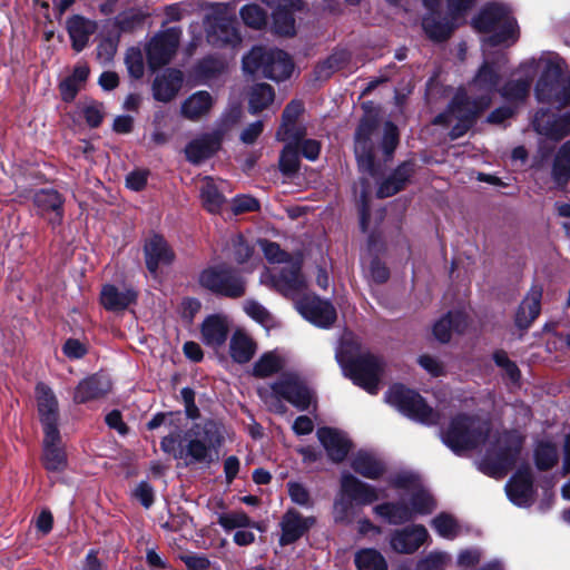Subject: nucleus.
Segmentation results:
<instances>
[{
  "label": "nucleus",
  "instance_id": "1",
  "mask_svg": "<svg viewBox=\"0 0 570 570\" xmlns=\"http://www.w3.org/2000/svg\"><path fill=\"white\" fill-rule=\"evenodd\" d=\"M499 71L485 62L470 85L471 100L464 91H459L449 109L435 118V124L452 126L451 138L463 136L473 125L475 117L489 107L499 82Z\"/></svg>",
  "mask_w": 570,
  "mask_h": 570
},
{
  "label": "nucleus",
  "instance_id": "2",
  "mask_svg": "<svg viewBox=\"0 0 570 570\" xmlns=\"http://www.w3.org/2000/svg\"><path fill=\"white\" fill-rule=\"evenodd\" d=\"M225 426L217 421L207 420L195 423L183 436L169 432L160 442L163 451L181 459L186 464L210 463L225 440Z\"/></svg>",
  "mask_w": 570,
  "mask_h": 570
},
{
  "label": "nucleus",
  "instance_id": "3",
  "mask_svg": "<svg viewBox=\"0 0 570 570\" xmlns=\"http://www.w3.org/2000/svg\"><path fill=\"white\" fill-rule=\"evenodd\" d=\"M564 67V60L556 52H543L538 60L525 61L520 67L522 77L509 81L501 90V95L508 101H522L528 92L535 70L541 75L535 87L537 99L541 102H551L558 90L560 77Z\"/></svg>",
  "mask_w": 570,
  "mask_h": 570
},
{
  "label": "nucleus",
  "instance_id": "4",
  "mask_svg": "<svg viewBox=\"0 0 570 570\" xmlns=\"http://www.w3.org/2000/svg\"><path fill=\"white\" fill-rule=\"evenodd\" d=\"M335 358L344 375L361 389L372 390L377 386L384 371V362L380 356L363 348L354 334H343L335 351Z\"/></svg>",
  "mask_w": 570,
  "mask_h": 570
},
{
  "label": "nucleus",
  "instance_id": "5",
  "mask_svg": "<svg viewBox=\"0 0 570 570\" xmlns=\"http://www.w3.org/2000/svg\"><path fill=\"white\" fill-rule=\"evenodd\" d=\"M265 257L282 266L265 268L259 277L261 284L268 286L287 298H296L307 288V282L301 273V258H292L276 243H261Z\"/></svg>",
  "mask_w": 570,
  "mask_h": 570
},
{
  "label": "nucleus",
  "instance_id": "6",
  "mask_svg": "<svg viewBox=\"0 0 570 570\" xmlns=\"http://www.w3.org/2000/svg\"><path fill=\"white\" fill-rule=\"evenodd\" d=\"M449 394H385L384 402L410 420L422 424H436L452 413Z\"/></svg>",
  "mask_w": 570,
  "mask_h": 570
},
{
  "label": "nucleus",
  "instance_id": "7",
  "mask_svg": "<svg viewBox=\"0 0 570 570\" xmlns=\"http://www.w3.org/2000/svg\"><path fill=\"white\" fill-rule=\"evenodd\" d=\"M473 27L479 32L489 36L482 39L483 47L511 45L519 38V29L510 9L501 3L487 6L473 20Z\"/></svg>",
  "mask_w": 570,
  "mask_h": 570
},
{
  "label": "nucleus",
  "instance_id": "8",
  "mask_svg": "<svg viewBox=\"0 0 570 570\" xmlns=\"http://www.w3.org/2000/svg\"><path fill=\"white\" fill-rule=\"evenodd\" d=\"M489 432V421L475 416L459 415L442 431L441 436L448 448L456 454H462L484 444Z\"/></svg>",
  "mask_w": 570,
  "mask_h": 570
},
{
  "label": "nucleus",
  "instance_id": "9",
  "mask_svg": "<svg viewBox=\"0 0 570 570\" xmlns=\"http://www.w3.org/2000/svg\"><path fill=\"white\" fill-rule=\"evenodd\" d=\"M523 444V436L513 430L500 435L479 463L482 472L494 478H502L517 463Z\"/></svg>",
  "mask_w": 570,
  "mask_h": 570
},
{
  "label": "nucleus",
  "instance_id": "10",
  "mask_svg": "<svg viewBox=\"0 0 570 570\" xmlns=\"http://www.w3.org/2000/svg\"><path fill=\"white\" fill-rule=\"evenodd\" d=\"M380 498L377 489L362 482L348 472L342 473L341 491L334 502L333 514L336 522H350L353 514V503L371 504Z\"/></svg>",
  "mask_w": 570,
  "mask_h": 570
},
{
  "label": "nucleus",
  "instance_id": "11",
  "mask_svg": "<svg viewBox=\"0 0 570 570\" xmlns=\"http://www.w3.org/2000/svg\"><path fill=\"white\" fill-rule=\"evenodd\" d=\"M205 27L207 40L213 46L236 47L242 41L237 29L235 10L229 4H210L205 16Z\"/></svg>",
  "mask_w": 570,
  "mask_h": 570
},
{
  "label": "nucleus",
  "instance_id": "12",
  "mask_svg": "<svg viewBox=\"0 0 570 570\" xmlns=\"http://www.w3.org/2000/svg\"><path fill=\"white\" fill-rule=\"evenodd\" d=\"M293 67L288 55L278 49L255 47L243 59V68L246 72H262L264 77L275 81L287 79Z\"/></svg>",
  "mask_w": 570,
  "mask_h": 570
},
{
  "label": "nucleus",
  "instance_id": "13",
  "mask_svg": "<svg viewBox=\"0 0 570 570\" xmlns=\"http://www.w3.org/2000/svg\"><path fill=\"white\" fill-rule=\"evenodd\" d=\"M199 284L206 289L227 297L236 298L245 294L244 279L225 267H212L199 275Z\"/></svg>",
  "mask_w": 570,
  "mask_h": 570
},
{
  "label": "nucleus",
  "instance_id": "14",
  "mask_svg": "<svg viewBox=\"0 0 570 570\" xmlns=\"http://www.w3.org/2000/svg\"><path fill=\"white\" fill-rule=\"evenodd\" d=\"M391 487L405 491L410 499V507L413 514H429L435 509L432 495L420 483L419 479L411 473H399L390 480Z\"/></svg>",
  "mask_w": 570,
  "mask_h": 570
},
{
  "label": "nucleus",
  "instance_id": "15",
  "mask_svg": "<svg viewBox=\"0 0 570 570\" xmlns=\"http://www.w3.org/2000/svg\"><path fill=\"white\" fill-rule=\"evenodd\" d=\"M292 299L295 302L298 313L318 327H330L336 320L334 306L328 301L307 294L306 288L301 295Z\"/></svg>",
  "mask_w": 570,
  "mask_h": 570
},
{
  "label": "nucleus",
  "instance_id": "16",
  "mask_svg": "<svg viewBox=\"0 0 570 570\" xmlns=\"http://www.w3.org/2000/svg\"><path fill=\"white\" fill-rule=\"evenodd\" d=\"M180 31L175 28L156 35L147 46V59L153 70L167 65L179 45Z\"/></svg>",
  "mask_w": 570,
  "mask_h": 570
},
{
  "label": "nucleus",
  "instance_id": "17",
  "mask_svg": "<svg viewBox=\"0 0 570 570\" xmlns=\"http://www.w3.org/2000/svg\"><path fill=\"white\" fill-rule=\"evenodd\" d=\"M533 127L538 134L559 141L570 135V111L557 116L548 109H539L533 118Z\"/></svg>",
  "mask_w": 570,
  "mask_h": 570
},
{
  "label": "nucleus",
  "instance_id": "18",
  "mask_svg": "<svg viewBox=\"0 0 570 570\" xmlns=\"http://www.w3.org/2000/svg\"><path fill=\"white\" fill-rule=\"evenodd\" d=\"M376 129L374 121L365 119L361 121L355 134V156L358 168L370 176H375L376 170L373 158V142L371 137Z\"/></svg>",
  "mask_w": 570,
  "mask_h": 570
},
{
  "label": "nucleus",
  "instance_id": "19",
  "mask_svg": "<svg viewBox=\"0 0 570 570\" xmlns=\"http://www.w3.org/2000/svg\"><path fill=\"white\" fill-rule=\"evenodd\" d=\"M274 8V28L278 35L292 36L295 33L294 12L303 9L301 0H262Z\"/></svg>",
  "mask_w": 570,
  "mask_h": 570
},
{
  "label": "nucleus",
  "instance_id": "20",
  "mask_svg": "<svg viewBox=\"0 0 570 570\" xmlns=\"http://www.w3.org/2000/svg\"><path fill=\"white\" fill-rule=\"evenodd\" d=\"M510 501L518 507H529L533 502V482L530 466L517 471L505 485Z\"/></svg>",
  "mask_w": 570,
  "mask_h": 570
},
{
  "label": "nucleus",
  "instance_id": "21",
  "mask_svg": "<svg viewBox=\"0 0 570 570\" xmlns=\"http://www.w3.org/2000/svg\"><path fill=\"white\" fill-rule=\"evenodd\" d=\"M429 539L424 525L413 524L392 533L390 544L397 553H413Z\"/></svg>",
  "mask_w": 570,
  "mask_h": 570
},
{
  "label": "nucleus",
  "instance_id": "22",
  "mask_svg": "<svg viewBox=\"0 0 570 570\" xmlns=\"http://www.w3.org/2000/svg\"><path fill=\"white\" fill-rule=\"evenodd\" d=\"M42 463L49 472H62L66 470L68 460L61 443L60 432L43 433Z\"/></svg>",
  "mask_w": 570,
  "mask_h": 570
},
{
  "label": "nucleus",
  "instance_id": "23",
  "mask_svg": "<svg viewBox=\"0 0 570 570\" xmlns=\"http://www.w3.org/2000/svg\"><path fill=\"white\" fill-rule=\"evenodd\" d=\"M33 202L40 214L53 227L61 224L63 218V198L52 189H41L35 194Z\"/></svg>",
  "mask_w": 570,
  "mask_h": 570
},
{
  "label": "nucleus",
  "instance_id": "24",
  "mask_svg": "<svg viewBox=\"0 0 570 570\" xmlns=\"http://www.w3.org/2000/svg\"><path fill=\"white\" fill-rule=\"evenodd\" d=\"M317 438L334 462H342L351 450V441L340 430L321 428L317 430Z\"/></svg>",
  "mask_w": 570,
  "mask_h": 570
},
{
  "label": "nucleus",
  "instance_id": "25",
  "mask_svg": "<svg viewBox=\"0 0 570 570\" xmlns=\"http://www.w3.org/2000/svg\"><path fill=\"white\" fill-rule=\"evenodd\" d=\"M145 257L148 271L156 276L160 267L171 264L174 253L161 236L154 235L145 244Z\"/></svg>",
  "mask_w": 570,
  "mask_h": 570
},
{
  "label": "nucleus",
  "instance_id": "26",
  "mask_svg": "<svg viewBox=\"0 0 570 570\" xmlns=\"http://www.w3.org/2000/svg\"><path fill=\"white\" fill-rule=\"evenodd\" d=\"M313 517H303L295 510H288L281 522L282 535L279 543L282 546L291 544L298 540L313 524Z\"/></svg>",
  "mask_w": 570,
  "mask_h": 570
},
{
  "label": "nucleus",
  "instance_id": "27",
  "mask_svg": "<svg viewBox=\"0 0 570 570\" xmlns=\"http://www.w3.org/2000/svg\"><path fill=\"white\" fill-rule=\"evenodd\" d=\"M542 294L543 289L540 285H533L530 288L515 313V325L519 328H529L539 316Z\"/></svg>",
  "mask_w": 570,
  "mask_h": 570
},
{
  "label": "nucleus",
  "instance_id": "28",
  "mask_svg": "<svg viewBox=\"0 0 570 570\" xmlns=\"http://www.w3.org/2000/svg\"><path fill=\"white\" fill-rule=\"evenodd\" d=\"M229 324L225 316H208L202 325V340L207 346L217 350L222 347L228 336Z\"/></svg>",
  "mask_w": 570,
  "mask_h": 570
},
{
  "label": "nucleus",
  "instance_id": "29",
  "mask_svg": "<svg viewBox=\"0 0 570 570\" xmlns=\"http://www.w3.org/2000/svg\"><path fill=\"white\" fill-rule=\"evenodd\" d=\"M303 111V105L299 101L289 102L283 111L282 124L276 132L279 141L301 140L305 132L296 126V120Z\"/></svg>",
  "mask_w": 570,
  "mask_h": 570
},
{
  "label": "nucleus",
  "instance_id": "30",
  "mask_svg": "<svg viewBox=\"0 0 570 570\" xmlns=\"http://www.w3.org/2000/svg\"><path fill=\"white\" fill-rule=\"evenodd\" d=\"M137 299V293L129 287H116L105 285L101 289L100 301L102 306L111 312L124 311Z\"/></svg>",
  "mask_w": 570,
  "mask_h": 570
},
{
  "label": "nucleus",
  "instance_id": "31",
  "mask_svg": "<svg viewBox=\"0 0 570 570\" xmlns=\"http://www.w3.org/2000/svg\"><path fill=\"white\" fill-rule=\"evenodd\" d=\"M183 82V75L178 70H167L156 77L153 85V92L156 100L170 101L179 91Z\"/></svg>",
  "mask_w": 570,
  "mask_h": 570
},
{
  "label": "nucleus",
  "instance_id": "32",
  "mask_svg": "<svg viewBox=\"0 0 570 570\" xmlns=\"http://www.w3.org/2000/svg\"><path fill=\"white\" fill-rule=\"evenodd\" d=\"M96 29L97 26L94 21L80 16H73L67 20V30L72 42V48L77 52L83 50Z\"/></svg>",
  "mask_w": 570,
  "mask_h": 570
},
{
  "label": "nucleus",
  "instance_id": "33",
  "mask_svg": "<svg viewBox=\"0 0 570 570\" xmlns=\"http://www.w3.org/2000/svg\"><path fill=\"white\" fill-rule=\"evenodd\" d=\"M214 105L213 96L205 90L197 91L189 96L181 105V115L193 121L207 116Z\"/></svg>",
  "mask_w": 570,
  "mask_h": 570
},
{
  "label": "nucleus",
  "instance_id": "34",
  "mask_svg": "<svg viewBox=\"0 0 570 570\" xmlns=\"http://www.w3.org/2000/svg\"><path fill=\"white\" fill-rule=\"evenodd\" d=\"M468 326V317L463 312H449L433 326V334L441 343L450 341L453 332L462 333Z\"/></svg>",
  "mask_w": 570,
  "mask_h": 570
},
{
  "label": "nucleus",
  "instance_id": "35",
  "mask_svg": "<svg viewBox=\"0 0 570 570\" xmlns=\"http://www.w3.org/2000/svg\"><path fill=\"white\" fill-rule=\"evenodd\" d=\"M352 469L367 479L376 480L385 472V465L375 454L367 451L357 452L351 462Z\"/></svg>",
  "mask_w": 570,
  "mask_h": 570
},
{
  "label": "nucleus",
  "instance_id": "36",
  "mask_svg": "<svg viewBox=\"0 0 570 570\" xmlns=\"http://www.w3.org/2000/svg\"><path fill=\"white\" fill-rule=\"evenodd\" d=\"M219 144L220 136L218 134L205 135L190 141L186 146V157L191 163H200L202 160L210 157L218 149Z\"/></svg>",
  "mask_w": 570,
  "mask_h": 570
},
{
  "label": "nucleus",
  "instance_id": "37",
  "mask_svg": "<svg viewBox=\"0 0 570 570\" xmlns=\"http://www.w3.org/2000/svg\"><path fill=\"white\" fill-rule=\"evenodd\" d=\"M199 191L204 207L210 213H218L225 203L223 195L224 181H219V185L212 177H204L199 181Z\"/></svg>",
  "mask_w": 570,
  "mask_h": 570
},
{
  "label": "nucleus",
  "instance_id": "38",
  "mask_svg": "<svg viewBox=\"0 0 570 570\" xmlns=\"http://www.w3.org/2000/svg\"><path fill=\"white\" fill-rule=\"evenodd\" d=\"M551 178L558 188H563L570 181V140L562 144L556 153Z\"/></svg>",
  "mask_w": 570,
  "mask_h": 570
},
{
  "label": "nucleus",
  "instance_id": "39",
  "mask_svg": "<svg viewBox=\"0 0 570 570\" xmlns=\"http://www.w3.org/2000/svg\"><path fill=\"white\" fill-rule=\"evenodd\" d=\"M374 512L391 524H402L414 518L413 510L403 499L399 502L379 504Z\"/></svg>",
  "mask_w": 570,
  "mask_h": 570
},
{
  "label": "nucleus",
  "instance_id": "40",
  "mask_svg": "<svg viewBox=\"0 0 570 570\" xmlns=\"http://www.w3.org/2000/svg\"><path fill=\"white\" fill-rule=\"evenodd\" d=\"M38 412L42 424L43 433L59 432L58 422V402L55 394H40L38 399Z\"/></svg>",
  "mask_w": 570,
  "mask_h": 570
},
{
  "label": "nucleus",
  "instance_id": "41",
  "mask_svg": "<svg viewBox=\"0 0 570 570\" xmlns=\"http://www.w3.org/2000/svg\"><path fill=\"white\" fill-rule=\"evenodd\" d=\"M256 352L255 342L245 333L237 331L229 342V353L237 363H247Z\"/></svg>",
  "mask_w": 570,
  "mask_h": 570
},
{
  "label": "nucleus",
  "instance_id": "42",
  "mask_svg": "<svg viewBox=\"0 0 570 570\" xmlns=\"http://www.w3.org/2000/svg\"><path fill=\"white\" fill-rule=\"evenodd\" d=\"M412 173L413 167L411 164H402L386 180L380 185L377 189V196L380 198H385L400 191L404 187Z\"/></svg>",
  "mask_w": 570,
  "mask_h": 570
},
{
  "label": "nucleus",
  "instance_id": "43",
  "mask_svg": "<svg viewBox=\"0 0 570 570\" xmlns=\"http://www.w3.org/2000/svg\"><path fill=\"white\" fill-rule=\"evenodd\" d=\"M286 367V357L277 351L263 354L254 364L253 374L257 377H268Z\"/></svg>",
  "mask_w": 570,
  "mask_h": 570
},
{
  "label": "nucleus",
  "instance_id": "44",
  "mask_svg": "<svg viewBox=\"0 0 570 570\" xmlns=\"http://www.w3.org/2000/svg\"><path fill=\"white\" fill-rule=\"evenodd\" d=\"M275 99L274 89L267 83H256L248 91V109L258 114L267 109Z\"/></svg>",
  "mask_w": 570,
  "mask_h": 570
},
{
  "label": "nucleus",
  "instance_id": "45",
  "mask_svg": "<svg viewBox=\"0 0 570 570\" xmlns=\"http://www.w3.org/2000/svg\"><path fill=\"white\" fill-rule=\"evenodd\" d=\"M354 562L357 570H387V562L383 554L372 548L357 551Z\"/></svg>",
  "mask_w": 570,
  "mask_h": 570
},
{
  "label": "nucleus",
  "instance_id": "46",
  "mask_svg": "<svg viewBox=\"0 0 570 570\" xmlns=\"http://www.w3.org/2000/svg\"><path fill=\"white\" fill-rule=\"evenodd\" d=\"M217 522L225 531L247 528L258 529V525L242 510L219 513Z\"/></svg>",
  "mask_w": 570,
  "mask_h": 570
},
{
  "label": "nucleus",
  "instance_id": "47",
  "mask_svg": "<svg viewBox=\"0 0 570 570\" xmlns=\"http://www.w3.org/2000/svg\"><path fill=\"white\" fill-rule=\"evenodd\" d=\"M435 532L448 540H453L461 532L458 520L450 513L442 512L438 514L431 522Z\"/></svg>",
  "mask_w": 570,
  "mask_h": 570
},
{
  "label": "nucleus",
  "instance_id": "48",
  "mask_svg": "<svg viewBox=\"0 0 570 570\" xmlns=\"http://www.w3.org/2000/svg\"><path fill=\"white\" fill-rule=\"evenodd\" d=\"M285 146L279 156V169L283 174L293 175L298 170V142L299 140L284 141Z\"/></svg>",
  "mask_w": 570,
  "mask_h": 570
},
{
  "label": "nucleus",
  "instance_id": "49",
  "mask_svg": "<svg viewBox=\"0 0 570 570\" xmlns=\"http://www.w3.org/2000/svg\"><path fill=\"white\" fill-rule=\"evenodd\" d=\"M423 29L425 33L431 38L432 40L442 41L445 40L452 32V30L455 28L454 23H448L439 21L433 16H428L423 19Z\"/></svg>",
  "mask_w": 570,
  "mask_h": 570
},
{
  "label": "nucleus",
  "instance_id": "50",
  "mask_svg": "<svg viewBox=\"0 0 570 570\" xmlns=\"http://www.w3.org/2000/svg\"><path fill=\"white\" fill-rule=\"evenodd\" d=\"M226 250L227 256L237 264L246 263L253 255V248L249 246L248 243L245 242V239L240 235L232 237L230 243L228 244Z\"/></svg>",
  "mask_w": 570,
  "mask_h": 570
},
{
  "label": "nucleus",
  "instance_id": "51",
  "mask_svg": "<svg viewBox=\"0 0 570 570\" xmlns=\"http://www.w3.org/2000/svg\"><path fill=\"white\" fill-rule=\"evenodd\" d=\"M266 404L288 402L298 410H306L312 403V394H261Z\"/></svg>",
  "mask_w": 570,
  "mask_h": 570
},
{
  "label": "nucleus",
  "instance_id": "52",
  "mask_svg": "<svg viewBox=\"0 0 570 570\" xmlns=\"http://www.w3.org/2000/svg\"><path fill=\"white\" fill-rule=\"evenodd\" d=\"M78 389L79 392H109L112 384L107 373L99 372L82 380Z\"/></svg>",
  "mask_w": 570,
  "mask_h": 570
},
{
  "label": "nucleus",
  "instance_id": "53",
  "mask_svg": "<svg viewBox=\"0 0 570 570\" xmlns=\"http://www.w3.org/2000/svg\"><path fill=\"white\" fill-rule=\"evenodd\" d=\"M244 23L253 29H261L266 24L267 14L257 4H247L240 9Z\"/></svg>",
  "mask_w": 570,
  "mask_h": 570
},
{
  "label": "nucleus",
  "instance_id": "54",
  "mask_svg": "<svg viewBox=\"0 0 570 570\" xmlns=\"http://www.w3.org/2000/svg\"><path fill=\"white\" fill-rule=\"evenodd\" d=\"M558 460V450L551 443H539L535 449V464L540 470H548Z\"/></svg>",
  "mask_w": 570,
  "mask_h": 570
},
{
  "label": "nucleus",
  "instance_id": "55",
  "mask_svg": "<svg viewBox=\"0 0 570 570\" xmlns=\"http://www.w3.org/2000/svg\"><path fill=\"white\" fill-rule=\"evenodd\" d=\"M126 66L131 77L139 79L144 75L145 66L142 53L137 48H130L126 55Z\"/></svg>",
  "mask_w": 570,
  "mask_h": 570
},
{
  "label": "nucleus",
  "instance_id": "56",
  "mask_svg": "<svg viewBox=\"0 0 570 570\" xmlns=\"http://www.w3.org/2000/svg\"><path fill=\"white\" fill-rule=\"evenodd\" d=\"M244 311L245 313L255 320L256 322L261 323L264 326H267L272 322V316L269 312L258 302L248 299L244 303Z\"/></svg>",
  "mask_w": 570,
  "mask_h": 570
},
{
  "label": "nucleus",
  "instance_id": "57",
  "mask_svg": "<svg viewBox=\"0 0 570 570\" xmlns=\"http://www.w3.org/2000/svg\"><path fill=\"white\" fill-rule=\"evenodd\" d=\"M288 494L291 500L298 505L311 508L313 505L308 490L298 482H289Z\"/></svg>",
  "mask_w": 570,
  "mask_h": 570
},
{
  "label": "nucleus",
  "instance_id": "58",
  "mask_svg": "<svg viewBox=\"0 0 570 570\" xmlns=\"http://www.w3.org/2000/svg\"><path fill=\"white\" fill-rule=\"evenodd\" d=\"M277 392H306V386L296 372H285Z\"/></svg>",
  "mask_w": 570,
  "mask_h": 570
},
{
  "label": "nucleus",
  "instance_id": "59",
  "mask_svg": "<svg viewBox=\"0 0 570 570\" xmlns=\"http://www.w3.org/2000/svg\"><path fill=\"white\" fill-rule=\"evenodd\" d=\"M346 60L347 53L345 51L334 52L318 67L317 72L322 77H328L334 70L340 69Z\"/></svg>",
  "mask_w": 570,
  "mask_h": 570
},
{
  "label": "nucleus",
  "instance_id": "60",
  "mask_svg": "<svg viewBox=\"0 0 570 570\" xmlns=\"http://www.w3.org/2000/svg\"><path fill=\"white\" fill-rule=\"evenodd\" d=\"M494 361L497 365L503 370L504 374L509 377L510 381H518L520 372L517 365L509 360L508 355L504 352H497L494 354Z\"/></svg>",
  "mask_w": 570,
  "mask_h": 570
},
{
  "label": "nucleus",
  "instance_id": "61",
  "mask_svg": "<svg viewBox=\"0 0 570 570\" xmlns=\"http://www.w3.org/2000/svg\"><path fill=\"white\" fill-rule=\"evenodd\" d=\"M397 141V128L392 122H386L384 126V137L382 140V148L386 156H391L393 154Z\"/></svg>",
  "mask_w": 570,
  "mask_h": 570
},
{
  "label": "nucleus",
  "instance_id": "62",
  "mask_svg": "<svg viewBox=\"0 0 570 570\" xmlns=\"http://www.w3.org/2000/svg\"><path fill=\"white\" fill-rule=\"evenodd\" d=\"M482 558V553L476 548L464 549L458 553L456 564L462 568H471L476 566Z\"/></svg>",
  "mask_w": 570,
  "mask_h": 570
},
{
  "label": "nucleus",
  "instance_id": "63",
  "mask_svg": "<svg viewBox=\"0 0 570 570\" xmlns=\"http://www.w3.org/2000/svg\"><path fill=\"white\" fill-rule=\"evenodd\" d=\"M148 174V170L145 169H136L129 173L126 178V186L135 191L141 190L147 184Z\"/></svg>",
  "mask_w": 570,
  "mask_h": 570
},
{
  "label": "nucleus",
  "instance_id": "64",
  "mask_svg": "<svg viewBox=\"0 0 570 570\" xmlns=\"http://www.w3.org/2000/svg\"><path fill=\"white\" fill-rule=\"evenodd\" d=\"M134 495L146 509L150 508L154 503V490L147 482H140L136 487Z\"/></svg>",
  "mask_w": 570,
  "mask_h": 570
}]
</instances>
